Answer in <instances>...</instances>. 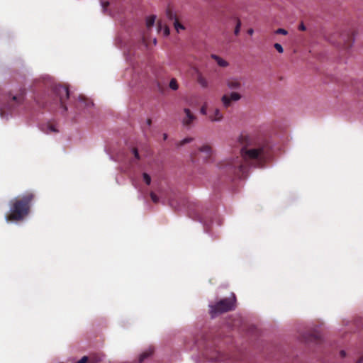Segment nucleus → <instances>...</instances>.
I'll list each match as a JSON object with an SVG mask.
<instances>
[{"instance_id":"obj_1","label":"nucleus","mask_w":363,"mask_h":363,"mask_svg":"<svg viewBox=\"0 0 363 363\" xmlns=\"http://www.w3.org/2000/svg\"><path fill=\"white\" fill-rule=\"evenodd\" d=\"M240 155L226 160L220 169L230 177L245 179L250 167L262 168L269 160L271 147L267 142L247 133L238 138Z\"/></svg>"},{"instance_id":"obj_2","label":"nucleus","mask_w":363,"mask_h":363,"mask_svg":"<svg viewBox=\"0 0 363 363\" xmlns=\"http://www.w3.org/2000/svg\"><path fill=\"white\" fill-rule=\"evenodd\" d=\"M35 195L27 191L10 201L9 213L6 216L7 221H20L23 220L30 213L31 205Z\"/></svg>"},{"instance_id":"obj_3","label":"nucleus","mask_w":363,"mask_h":363,"mask_svg":"<svg viewBox=\"0 0 363 363\" xmlns=\"http://www.w3.org/2000/svg\"><path fill=\"white\" fill-rule=\"evenodd\" d=\"M25 89L20 88L16 91H9L4 94L2 104L6 109L12 110L21 105L25 99Z\"/></svg>"},{"instance_id":"obj_4","label":"nucleus","mask_w":363,"mask_h":363,"mask_svg":"<svg viewBox=\"0 0 363 363\" xmlns=\"http://www.w3.org/2000/svg\"><path fill=\"white\" fill-rule=\"evenodd\" d=\"M235 308V296L225 298L214 305L210 306V313L212 317L234 310Z\"/></svg>"},{"instance_id":"obj_5","label":"nucleus","mask_w":363,"mask_h":363,"mask_svg":"<svg viewBox=\"0 0 363 363\" xmlns=\"http://www.w3.org/2000/svg\"><path fill=\"white\" fill-rule=\"evenodd\" d=\"M53 103L56 105H60L63 108L64 111H67V108L65 105V101L69 99V93L68 88L65 86L60 84L55 85L52 88Z\"/></svg>"},{"instance_id":"obj_6","label":"nucleus","mask_w":363,"mask_h":363,"mask_svg":"<svg viewBox=\"0 0 363 363\" xmlns=\"http://www.w3.org/2000/svg\"><path fill=\"white\" fill-rule=\"evenodd\" d=\"M354 41V32L351 29L344 30L340 34V39L337 42L339 45H341L345 49H349L352 47Z\"/></svg>"},{"instance_id":"obj_7","label":"nucleus","mask_w":363,"mask_h":363,"mask_svg":"<svg viewBox=\"0 0 363 363\" xmlns=\"http://www.w3.org/2000/svg\"><path fill=\"white\" fill-rule=\"evenodd\" d=\"M242 98L240 94L236 91H233L230 94H224L221 98V101L225 108H228L231 106L232 102L238 101Z\"/></svg>"},{"instance_id":"obj_8","label":"nucleus","mask_w":363,"mask_h":363,"mask_svg":"<svg viewBox=\"0 0 363 363\" xmlns=\"http://www.w3.org/2000/svg\"><path fill=\"white\" fill-rule=\"evenodd\" d=\"M225 84L228 89L240 91L242 87V79L240 77H230L226 79Z\"/></svg>"},{"instance_id":"obj_9","label":"nucleus","mask_w":363,"mask_h":363,"mask_svg":"<svg viewBox=\"0 0 363 363\" xmlns=\"http://www.w3.org/2000/svg\"><path fill=\"white\" fill-rule=\"evenodd\" d=\"M184 113L185 116L182 118V124L185 127L191 128L197 118L196 115L188 108H184Z\"/></svg>"},{"instance_id":"obj_10","label":"nucleus","mask_w":363,"mask_h":363,"mask_svg":"<svg viewBox=\"0 0 363 363\" xmlns=\"http://www.w3.org/2000/svg\"><path fill=\"white\" fill-rule=\"evenodd\" d=\"M167 18L173 22L174 28L179 32V29L184 30L185 28L179 22V19L170 7H168L166 10Z\"/></svg>"},{"instance_id":"obj_11","label":"nucleus","mask_w":363,"mask_h":363,"mask_svg":"<svg viewBox=\"0 0 363 363\" xmlns=\"http://www.w3.org/2000/svg\"><path fill=\"white\" fill-rule=\"evenodd\" d=\"M199 152L203 154L204 162H209L213 155V149L209 145H204L199 147Z\"/></svg>"},{"instance_id":"obj_12","label":"nucleus","mask_w":363,"mask_h":363,"mask_svg":"<svg viewBox=\"0 0 363 363\" xmlns=\"http://www.w3.org/2000/svg\"><path fill=\"white\" fill-rule=\"evenodd\" d=\"M208 118L212 122H219L223 118V116L221 113L220 109L215 108L208 115Z\"/></svg>"},{"instance_id":"obj_13","label":"nucleus","mask_w":363,"mask_h":363,"mask_svg":"<svg viewBox=\"0 0 363 363\" xmlns=\"http://www.w3.org/2000/svg\"><path fill=\"white\" fill-rule=\"evenodd\" d=\"M211 57L212 59H213L217 62V64L220 67H226L228 66V62L227 61H225V60L222 59L220 57H219L215 54H212L211 55Z\"/></svg>"},{"instance_id":"obj_14","label":"nucleus","mask_w":363,"mask_h":363,"mask_svg":"<svg viewBox=\"0 0 363 363\" xmlns=\"http://www.w3.org/2000/svg\"><path fill=\"white\" fill-rule=\"evenodd\" d=\"M153 353V350L150 348L149 350L143 352L139 357V362H143L146 358L150 357Z\"/></svg>"},{"instance_id":"obj_15","label":"nucleus","mask_w":363,"mask_h":363,"mask_svg":"<svg viewBox=\"0 0 363 363\" xmlns=\"http://www.w3.org/2000/svg\"><path fill=\"white\" fill-rule=\"evenodd\" d=\"M156 19V16L155 15L150 16L146 19V26L147 28H151L155 24Z\"/></svg>"},{"instance_id":"obj_16","label":"nucleus","mask_w":363,"mask_h":363,"mask_svg":"<svg viewBox=\"0 0 363 363\" xmlns=\"http://www.w3.org/2000/svg\"><path fill=\"white\" fill-rule=\"evenodd\" d=\"M43 131L46 133V134H50L51 133H57L58 130L56 129L55 126L52 124H48L47 126H46V129L45 130H43Z\"/></svg>"},{"instance_id":"obj_17","label":"nucleus","mask_w":363,"mask_h":363,"mask_svg":"<svg viewBox=\"0 0 363 363\" xmlns=\"http://www.w3.org/2000/svg\"><path fill=\"white\" fill-rule=\"evenodd\" d=\"M169 86L171 89L174 90V91L178 89L179 85H178L177 81L175 78H172L170 80Z\"/></svg>"},{"instance_id":"obj_18","label":"nucleus","mask_w":363,"mask_h":363,"mask_svg":"<svg viewBox=\"0 0 363 363\" xmlns=\"http://www.w3.org/2000/svg\"><path fill=\"white\" fill-rule=\"evenodd\" d=\"M194 140L193 138H186L177 143V147H182L187 143H189Z\"/></svg>"},{"instance_id":"obj_19","label":"nucleus","mask_w":363,"mask_h":363,"mask_svg":"<svg viewBox=\"0 0 363 363\" xmlns=\"http://www.w3.org/2000/svg\"><path fill=\"white\" fill-rule=\"evenodd\" d=\"M240 27H241V21L239 18H237V23H236V26H235V30H234L235 35H238L239 34L240 30Z\"/></svg>"},{"instance_id":"obj_20","label":"nucleus","mask_w":363,"mask_h":363,"mask_svg":"<svg viewBox=\"0 0 363 363\" xmlns=\"http://www.w3.org/2000/svg\"><path fill=\"white\" fill-rule=\"evenodd\" d=\"M143 177L144 182L147 185H150V183H151V177H150V176L148 174H147V173H143Z\"/></svg>"},{"instance_id":"obj_21","label":"nucleus","mask_w":363,"mask_h":363,"mask_svg":"<svg viewBox=\"0 0 363 363\" xmlns=\"http://www.w3.org/2000/svg\"><path fill=\"white\" fill-rule=\"evenodd\" d=\"M199 83L203 86V87H207L208 86V82L207 81L203 78V77H199Z\"/></svg>"},{"instance_id":"obj_22","label":"nucleus","mask_w":363,"mask_h":363,"mask_svg":"<svg viewBox=\"0 0 363 363\" xmlns=\"http://www.w3.org/2000/svg\"><path fill=\"white\" fill-rule=\"evenodd\" d=\"M275 33L286 35L288 34V31L284 28H278L275 30Z\"/></svg>"},{"instance_id":"obj_23","label":"nucleus","mask_w":363,"mask_h":363,"mask_svg":"<svg viewBox=\"0 0 363 363\" xmlns=\"http://www.w3.org/2000/svg\"><path fill=\"white\" fill-rule=\"evenodd\" d=\"M274 48L279 52V53H282L284 52V49L281 44L279 43H274Z\"/></svg>"},{"instance_id":"obj_24","label":"nucleus","mask_w":363,"mask_h":363,"mask_svg":"<svg viewBox=\"0 0 363 363\" xmlns=\"http://www.w3.org/2000/svg\"><path fill=\"white\" fill-rule=\"evenodd\" d=\"M150 197L155 203H157L159 202V197L154 192L150 193Z\"/></svg>"},{"instance_id":"obj_25","label":"nucleus","mask_w":363,"mask_h":363,"mask_svg":"<svg viewBox=\"0 0 363 363\" xmlns=\"http://www.w3.org/2000/svg\"><path fill=\"white\" fill-rule=\"evenodd\" d=\"M132 152H133V154L135 156V158L137 159V160H140V155H139L138 149L137 148H133Z\"/></svg>"},{"instance_id":"obj_26","label":"nucleus","mask_w":363,"mask_h":363,"mask_svg":"<svg viewBox=\"0 0 363 363\" xmlns=\"http://www.w3.org/2000/svg\"><path fill=\"white\" fill-rule=\"evenodd\" d=\"M200 112L203 115H206L207 114V107H206V105H203V106H201V108L200 109Z\"/></svg>"},{"instance_id":"obj_27","label":"nucleus","mask_w":363,"mask_h":363,"mask_svg":"<svg viewBox=\"0 0 363 363\" xmlns=\"http://www.w3.org/2000/svg\"><path fill=\"white\" fill-rule=\"evenodd\" d=\"M89 360V357L87 356H84L80 360L77 361L76 363H87Z\"/></svg>"},{"instance_id":"obj_28","label":"nucleus","mask_w":363,"mask_h":363,"mask_svg":"<svg viewBox=\"0 0 363 363\" xmlns=\"http://www.w3.org/2000/svg\"><path fill=\"white\" fill-rule=\"evenodd\" d=\"M101 6H102L103 10L106 11L107 9L108 6H109V2L108 1L101 2Z\"/></svg>"},{"instance_id":"obj_29","label":"nucleus","mask_w":363,"mask_h":363,"mask_svg":"<svg viewBox=\"0 0 363 363\" xmlns=\"http://www.w3.org/2000/svg\"><path fill=\"white\" fill-rule=\"evenodd\" d=\"M163 34L164 35H166V36L169 35V28H168V26H164Z\"/></svg>"},{"instance_id":"obj_30","label":"nucleus","mask_w":363,"mask_h":363,"mask_svg":"<svg viewBox=\"0 0 363 363\" xmlns=\"http://www.w3.org/2000/svg\"><path fill=\"white\" fill-rule=\"evenodd\" d=\"M298 30L301 31H305L306 30V27L305 26L303 22H301L298 26Z\"/></svg>"},{"instance_id":"obj_31","label":"nucleus","mask_w":363,"mask_h":363,"mask_svg":"<svg viewBox=\"0 0 363 363\" xmlns=\"http://www.w3.org/2000/svg\"><path fill=\"white\" fill-rule=\"evenodd\" d=\"M212 359H213L214 361H220L221 360V357L220 356V353L218 352L217 355L215 357H212Z\"/></svg>"},{"instance_id":"obj_32","label":"nucleus","mask_w":363,"mask_h":363,"mask_svg":"<svg viewBox=\"0 0 363 363\" xmlns=\"http://www.w3.org/2000/svg\"><path fill=\"white\" fill-rule=\"evenodd\" d=\"M253 33H254V30H253L252 28H250V29H248V30H247V33H248L249 35H252V34H253Z\"/></svg>"},{"instance_id":"obj_33","label":"nucleus","mask_w":363,"mask_h":363,"mask_svg":"<svg viewBox=\"0 0 363 363\" xmlns=\"http://www.w3.org/2000/svg\"><path fill=\"white\" fill-rule=\"evenodd\" d=\"M151 124H152V120H151L150 118H148V119L147 120V125L148 126H150V125H151Z\"/></svg>"},{"instance_id":"obj_34","label":"nucleus","mask_w":363,"mask_h":363,"mask_svg":"<svg viewBox=\"0 0 363 363\" xmlns=\"http://www.w3.org/2000/svg\"><path fill=\"white\" fill-rule=\"evenodd\" d=\"M340 355H341L342 357H345V355H346L345 352L344 350H341L340 351Z\"/></svg>"},{"instance_id":"obj_35","label":"nucleus","mask_w":363,"mask_h":363,"mask_svg":"<svg viewBox=\"0 0 363 363\" xmlns=\"http://www.w3.org/2000/svg\"><path fill=\"white\" fill-rule=\"evenodd\" d=\"M79 101H86L85 97L83 96H79Z\"/></svg>"},{"instance_id":"obj_36","label":"nucleus","mask_w":363,"mask_h":363,"mask_svg":"<svg viewBox=\"0 0 363 363\" xmlns=\"http://www.w3.org/2000/svg\"><path fill=\"white\" fill-rule=\"evenodd\" d=\"M162 27V23L161 22H158V29L161 30Z\"/></svg>"},{"instance_id":"obj_37","label":"nucleus","mask_w":363,"mask_h":363,"mask_svg":"<svg viewBox=\"0 0 363 363\" xmlns=\"http://www.w3.org/2000/svg\"><path fill=\"white\" fill-rule=\"evenodd\" d=\"M167 134L164 133L163 134V139L165 140H167Z\"/></svg>"},{"instance_id":"obj_38","label":"nucleus","mask_w":363,"mask_h":363,"mask_svg":"<svg viewBox=\"0 0 363 363\" xmlns=\"http://www.w3.org/2000/svg\"><path fill=\"white\" fill-rule=\"evenodd\" d=\"M363 362V357L360 358L357 363H362Z\"/></svg>"},{"instance_id":"obj_39","label":"nucleus","mask_w":363,"mask_h":363,"mask_svg":"<svg viewBox=\"0 0 363 363\" xmlns=\"http://www.w3.org/2000/svg\"><path fill=\"white\" fill-rule=\"evenodd\" d=\"M330 40L333 43H335V42L332 38H331Z\"/></svg>"},{"instance_id":"obj_40","label":"nucleus","mask_w":363,"mask_h":363,"mask_svg":"<svg viewBox=\"0 0 363 363\" xmlns=\"http://www.w3.org/2000/svg\"><path fill=\"white\" fill-rule=\"evenodd\" d=\"M89 104H93L92 102H89V103H86V106H89Z\"/></svg>"},{"instance_id":"obj_41","label":"nucleus","mask_w":363,"mask_h":363,"mask_svg":"<svg viewBox=\"0 0 363 363\" xmlns=\"http://www.w3.org/2000/svg\"><path fill=\"white\" fill-rule=\"evenodd\" d=\"M199 220L201 221V222H203L202 219L201 218H199Z\"/></svg>"}]
</instances>
